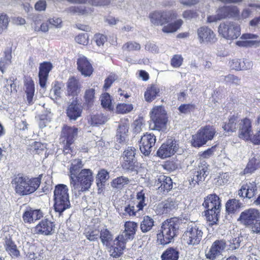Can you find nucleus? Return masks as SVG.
<instances>
[{"mask_svg": "<svg viewBox=\"0 0 260 260\" xmlns=\"http://www.w3.org/2000/svg\"><path fill=\"white\" fill-rule=\"evenodd\" d=\"M100 230L93 229L85 233L86 238L90 241H97L99 238Z\"/></svg>", "mask_w": 260, "mask_h": 260, "instance_id": "obj_55", "label": "nucleus"}, {"mask_svg": "<svg viewBox=\"0 0 260 260\" xmlns=\"http://www.w3.org/2000/svg\"><path fill=\"white\" fill-rule=\"evenodd\" d=\"M95 90L93 88L87 89L85 92L84 98L85 104L88 107H90L93 105L94 100Z\"/></svg>", "mask_w": 260, "mask_h": 260, "instance_id": "obj_50", "label": "nucleus"}, {"mask_svg": "<svg viewBox=\"0 0 260 260\" xmlns=\"http://www.w3.org/2000/svg\"><path fill=\"white\" fill-rule=\"evenodd\" d=\"M77 69L85 77L90 76L93 72V68L87 59L84 56H80L77 60Z\"/></svg>", "mask_w": 260, "mask_h": 260, "instance_id": "obj_24", "label": "nucleus"}, {"mask_svg": "<svg viewBox=\"0 0 260 260\" xmlns=\"http://www.w3.org/2000/svg\"><path fill=\"white\" fill-rule=\"evenodd\" d=\"M154 226L153 219L149 216H144L140 223V229L143 233L150 231Z\"/></svg>", "mask_w": 260, "mask_h": 260, "instance_id": "obj_40", "label": "nucleus"}, {"mask_svg": "<svg viewBox=\"0 0 260 260\" xmlns=\"http://www.w3.org/2000/svg\"><path fill=\"white\" fill-rule=\"evenodd\" d=\"M78 135V128L74 126H69L64 125L61 131V138L62 142H64L65 146L63 152L65 154H71V145L74 142Z\"/></svg>", "mask_w": 260, "mask_h": 260, "instance_id": "obj_10", "label": "nucleus"}, {"mask_svg": "<svg viewBox=\"0 0 260 260\" xmlns=\"http://www.w3.org/2000/svg\"><path fill=\"white\" fill-rule=\"evenodd\" d=\"M111 0H68L72 4H84L87 3L94 6H105L110 4Z\"/></svg>", "mask_w": 260, "mask_h": 260, "instance_id": "obj_35", "label": "nucleus"}, {"mask_svg": "<svg viewBox=\"0 0 260 260\" xmlns=\"http://www.w3.org/2000/svg\"><path fill=\"white\" fill-rule=\"evenodd\" d=\"M183 60V58L181 55H174L171 59V64L174 68H179L181 66Z\"/></svg>", "mask_w": 260, "mask_h": 260, "instance_id": "obj_64", "label": "nucleus"}, {"mask_svg": "<svg viewBox=\"0 0 260 260\" xmlns=\"http://www.w3.org/2000/svg\"><path fill=\"white\" fill-rule=\"evenodd\" d=\"M99 238L101 239L102 243L107 244L112 239V235L110 231L106 228H103L100 230Z\"/></svg>", "mask_w": 260, "mask_h": 260, "instance_id": "obj_49", "label": "nucleus"}, {"mask_svg": "<svg viewBox=\"0 0 260 260\" xmlns=\"http://www.w3.org/2000/svg\"><path fill=\"white\" fill-rule=\"evenodd\" d=\"M260 160L259 156H254L250 159L246 168L244 170V173H251L256 170L259 166Z\"/></svg>", "mask_w": 260, "mask_h": 260, "instance_id": "obj_41", "label": "nucleus"}, {"mask_svg": "<svg viewBox=\"0 0 260 260\" xmlns=\"http://www.w3.org/2000/svg\"><path fill=\"white\" fill-rule=\"evenodd\" d=\"M52 68V65L50 62H44L40 64L39 67V83L41 87L45 88L49 72Z\"/></svg>", "mask_w": 260, "mask_h": 260, "instance_id": "obj_25", "label": "nucleus"}, {"mask_svg": "<svg viewBox=\"0 0 260 260\" xmlns=\"http://www.w3.org/2000/svg\"><path fill=\"white\" fill-rule=\"evenodd\" d=\"M130 122L128 119H121L119 122L117 129L116 141L121 144L126 143L128 140Z\"/></svg>", "mask_w": 260, "mask_h": 260, "instance_id": "obj_16", "label": "nucleus"}, {"mask_svg": "<svg viewBox=\"0 0 260 260\" xmlns=\"http://www.w3.org/2000/svg\"><path fill=\"white\" fill-rule=\"evenodd\" d=\"M83 166L82 161L80 159H74L72 162L70 168V181L75 178L79 173L80 169Z\"/></svg>", "mask_w": 260, "mask_h": 260, "instance_id": "obj_37", "label": "nucleus"}, {"mask_svg": "<svg viewBox=\"0 0 260 260\" xmlns=\"http://www.w3.org/2000/svg\"><path fill=\"white\" fill-rule=\"evenodd\" d=\"M154 185L157 186L161 191L168 192L173 187V182L170 177L160 174L157 176Z\"/></svg>", "mask_w": 260, "mask_h": 260, "instance_id": "obj_21", "label": "nucleus"}, {"mask_svg": "<svg viewBox=\"0 0 260 260\" xmlns=\"http://www.w3.org/2000/svg\"><path fill=\"white\" fill-rule=\"evenodd\" d=\"M46 147V145L44 144H42L39 142H34L30 145V150L31 151L35 153L36 154H41L43 152L45 151Z\"/></svg>", "mask_w": 260, "mask_h": 260, "instance_id": "obj_51", "label": "nucleus"}, {"mask_svg": "<svg viewBox=\"0 0 260 260\" xmlns=\"http://www.w3.org/2000/svg\"><path fill=\"white\" fill-rule=\"evenodd\" d=\"M257 192V187L255 182H249L243 185L238 191V195L240 197L251 199Z\"/></svg>", "mask_w": 260, "mask_h": 260, "instance_id": "obj_26", "label": "nucleus"}, {"mask_svg": "<svg viewBox=\"0 0 260 260\" xmlns=\"http://www.w3.org/2000/svg\"><path fill=\"white\" fill-rule=\"evenodd\" d=\"M176 17V14L171 11L156 10L149 14L148 18L154 26H162L168 23L172 17Z\"/></svg>", "mask_w": 260, "mask_h": 260, "instance_id": "obj_12", "label": "nucleus"}, {"mask_svg": "<svg viewBox=\"0 0 260 260\" xmlns=\"http://www.w3.org/2000/svg\"><path fill=\"white\" fill-rule=\"evenodd\" d=\"M179 221L176 218H170L164 221L160 233L157 235L159 244L166 245L172 242L179 232Z\"/></svg>", "mask_w": 260, "mask_h": 260, "instance_id": "obj_3", "label": "nucleus"}, {"mask_svg": "<svg viewBox=\"0 0 260 260\" xmlns=\"http://www.w3.org/2000/svg\"><path fill=\"white\" fill-rule=\"evenodd\" d=\"M51 95L52 99L60 98L61 93V86L58 83H56L51 90Z\"/></svg>", "mask_w": 260, "mask_h": 260, "instance_id": "obj_63", "label": "nucleus"}, {"mask_svg": "<svg viewBox=\"0 0 260 260\" xmlns=\"http://www.w3.org/2000/svg\"><path fill=\"white\" fill-rule=\"evenodd\" d=\"M81 87V84L78 79L73 76L70 77L67 82V95L72 96L78 95Z\"/></svg>", "mask_w": 260, "mask_h": 260, "instance_id": "obj_23", "label": "nucleus"}, {"mask_svg": "<svg viewBox=\"0 0 260 260\" xmlns=\"http://www.w3.org/2000/svg\"><path fill=\"white\" fill-rule=\"evenodd\" d=\"M68 13L72 14H84L87 12V10L83 6H71L67 10Z\"/></svg>", "mask_w": 260, "mask_h": 260, "instance_id": "obj_60", "label": "nucleus"}, {"mask_svg": "<svg viewBox=\"0 0 260 260\" xmlns=\"http://www.w3.org/2000/svg\"><path fill=\"white\" fill-rule=\"evenodd\" d=\"M218 32L219 35L226 39L234 40L240 35V27L234 22L226 21L219 24Z\"/></svg>", "mask_w": 260, "mask_h": 260, "instance_id": "obj_9", "label": "nucleus"}, {"mask_svg": "<svg viewBox=\"0 0 260 260\" xmlns=\"http://www.w3.org/2000/svg\"><path fill=\"white\" fill-rule=\"evenodd\" d=\"M203 232L201 228L195 222H190L183 235V240L188 245H196L202 239Z\"/></svg>", "mask_w": 260, "mask_h": 260, "instance_id": "obj_8", "label": "nucleus"}, {"mask_svg": "<svg viewBox=\"0 0 260 260\" xmlns=\"http://www.w3.org/2000/svg\"><path fill=\"white\" fill-rule=\"evenodd\" d=\"M129 182V180L127 177L120 176L113 179L111 182V186L113 188L120 189L124 185H127Z\"/></svg>", "mask_w": 260, "mask_h": 260, "instance_id": "obj_43", "label": "nucleus"}, {"mask_svg": "<svg viewBox=\"0 0 260 260\" xmlns=\"http://www.w3.org/2000/svg\"><path fill=\"white\" fill-rule=\"evenodd\" d=\"M258 36L251 34H244L242 35L240 39L242 41H238L236 44L240 47H251L258 43L256 40Z\"/></svg>", "mask_w": 260, "mask_h": 260, "instance_id": "obj_32", "label": "nucleus"}, {"mask_svg": "<svg viewBox=\"0 0 260 260\" xmlns=\"http://www.w3.org/2000/svg\"><path fill=\"white\" fill-rule=\"evenodd\" d=\"M135 203L132 202L128 205L124 207L123 215L129 216H135L136 213L139 211H137V209L136 208Z\"/></svg>", "mask_w": 260, "mask_h": 260, "instance_id": "obj_52", "label": "nucleus"}, {"mask_svg": "<svg viewBox=\"0 0 260 260\" xmlns=\"http://www.w3.org/2000/svg\"><path fill=\"white\" fill-rule=\"evenodd\" d=\"M116 243H115V246L113 247L111 255L114 257H119L123 253V250L125 248V244L127 241L123 239H120L119 237L116 239Z\"/></svg>", "mask_w": 260, "mask_h": 260, "instance_id": "obj_34", "label": "nucleus"}, {"mask_svg": "<svg viewBox=\"0 0 260 260\" xmlns=\"http://www.w3.org/2000/svg\"><path fill=\"white\" fill-rule=\"evenodd\" d=\"M11 183L17 194L25 196L37 190L40 185L41 178L37 177L30 179L26 176L18 174L12 179Z\"/></svg>", "mask_w": 260, "mask_h": 260, "instance_id": "obj_1", "label": "nucleus"}, {"mask_svg": "<svg viewBox=\"0 0 260 260\" xmlns=\"http://www.w3.org/2000/svg\"><path fill=\"white\" fill-rule=\"evenodd\" d=\"M51 113L49 112L47 114H42L40 116L39 126L40 128L45 127L47 124L51 121Z\"/></svg>", "mask_w": 260, "mask_h": 260, "instance_id": "obj_61", "label": "nucleus"}, {"mask_svg": "<svg viewBox=\"0 0 260 260\" xmlns=\"http://www.w3.org/2000/svg\"><path fill=\"white\" fill-rule=\"evenodd\" d=\"M209 167V166L205 161H201L197 170L191 177V179L189 180L190 184L194 185L196 183L199 184L200 182L204 181L210 172Z\"/></svg>", "mask_w": 260, "mask_h": 260, "instance_id": "obj_14", "label": "nucleus"}, {"mask_svg": "<svg viewBox=\"0 0 260 260\" xmlns=\"http://www.w3.org/2000/svg\"><path fill=\"white\" fill-rule=\"evenodd\" d=\"M124 226L125 230L118 237L119 239L127 241L128 240L133 239L136 234L138 224L133 221H127L125 223Z\"/></svg>", "mask_w": 260, "mask_h": 260, "instance_id": "obj_27", "label": "nucleus"}, {"mask_svg": "<svg viewBox=\"0 0 260 260\" xmlns=\"http://www.w3.org/2000/svg\"><path fill=\"white\" fill-rule=\"evenodd\" d=\"M156 142V137L154 134L144 135L140 141V149L145 156H148L152 151V148Z\"/></svg>", "mask_w": 260, "mask_h": 260, "instance_id": "obj_15", "label": "nucleus"}, {"mask_svg": "<svg viewBox=\"0 0 260 260\" xmlns=\"http://www.w3.org/2000/svg\"><path fill=\"white\" fill-rule=\"evenodd\" d=\"M101 104L104 108H108L109 110L113 109V106L111 104L110 95L108 93H105L101 96Z\"/></svg>", "mask_w": 260, "mask_h": 260, "instance_id": "obj_54", "label": "nucleus"}, {"mask_svg": "<svg viewBox=\"0 0 260 260\" xmlns=\"http://www.w3.org/2000/svg\"><path fill=\"white\" fill-rule=\"evenodd\" d=\"M241 205L239 201L236 199L229 200L225 204L226 211L229 214L233 213L240 208Z\"/></svg>", "mask_w": 260, "mask_h": 260, "instance_id": "obj_45", "label": "nucleus"}, {"mask_svg": "<svg viewBox=\"0 0 260 260\" xmlns=\"http://www.w3.org/2000/svg\"><path fill=\"white\" fill-rule=\"evenodd\" d=\"M225 241L223 240H217L214 241L209 250L206 253V256L210 260L215 259L217 256L221 254L226 247Z\"/></svg>", "mask_w": 260, "mask_h": 260, "instance_id": "obj_19", "label": "nucleus"}, {"mask_svg": "<svg viewBox=\"0 0 260 260\" xmlns=\"http://www.w3.org/2000/svg\"><path fill=\"white\" fill-rule=\"evenodd\" d=\"M67 116L70 119L76 120L80 117L82 112L81 106L77 101H73L69 105L67 109Z\"/></svg>", "mask_w": 260, "mask_h": 260, "instance_id": "obj_30", "label": "nucleus"}, {"mask_svg": "<svg viewBox=\"0 0 260 260\" xmlns=\"http://www.w3.org/2000/svg\"><path fill=\"white\" fill-rule=\"evenodd\" d=\"M159 92V88L156 85H152L148 87L145 92L144 97L148 102L154 100Z\"/></svg>", "mask_w": 260, "mask_h": 260, "instance_id": "obj_38", "label": "nucleus"}, {"mask_svg": "<svg viewBox=\"0 0 260 260\" xmlns=\"http://www.w3.org/2000/svg\"><path fill=\"white\" fill-rule=\"evenodd\" d=\"M136 149L133 147H128L121 155V167L126 170L133 171L135 169L137 159L135 156Z\"/></svg>", "mask_w": 260, "mask_h": 260, "instance_id": "obj_13", "label": "nucleus"}, {"mask_svg": "<svg viewBox=\"0 0 260 260\" xmlns=\"http://www.w3.org/2000/svg\"><path fill=\"white\" fill-rule=\"evenodd\" d=\"M176 141L172 139L168 140L166 143L161 145L157 150V155L162 158L168 157L173 155L178 149Z\"/></svg>", "mask_w": 260, "mask_h": 260, "instance_id": "obj_18", "label": "nucleus"}, {"mask_svg": "<svg viewBox=\"0 0 260 260\" xmlns=\"http://www.w3.org/2000/svg\"><path fill=\"white\" fill-rule=\"evenodd\" d=\"M69 189L67 185L62 184L55 186L54 190V208L55 212L61 215L62 213L70 207Z\"/></svg>", "mask_w": 260, "mask_h": 260, "instance_id": "obj_4", "label": "nucleus"}, {"mask_svg": "<svg viewBox=\"0 0 260 260\" xmlns=\"http://www.w3.org/2000/svg\"><path fill=\"white\" fill-rule=\"evenodd\" d=\"M259 217V212L257 209L250 208L243 211L238 220L245 225H250Z\"/></svg>", "mask_w": 260, "mask_h": 260, "instance_id": "obj_20", "label": "nucleus"}, {"mask_svg": "<svg viewBox=\"0 0 260 260\" xmlns=\"http://www.w3.org/2000/svg\"><path fill=\"white\" fill-rule=\"evenodd\" d=\"M183 21L178 19L173 23H171L162 27V31L166 33H171L177 31L182 25Z\"/></svg>", "mask_w": 260, "mask_h": 260, "instance_id": "obj_44", "label": "nucleus"}, {"mask_svg": "<svg viewBox=\"0 0 260 260\" xmlns=\"http://www.w3.org/2000/svg\"><path fill=\"white\" fill-rule=\"evenodd\" d=\"M5 247L6 250L13 258L18 257L20 255V252L16 245L10 238H6L5 240Z\"/></svg>", "mask_w": 260, "mask_h": 260, "instance_id": "obj_33", "label": "nucleus"}, {"mask_svg": "<svg viewBox=\"0 0 260 260\" xmlns=\"http://www.w3.org/2000/svg\"><path fill=\"white\" fill-rule=\"evenodd\" d=\"M16 85L11 79L6 80V84L4 87V92L7 95H10L13 91H16Z\"/></svg>", "mask_w": 260, "mask_h": 260, "instance_id": "obj_53", "label": "nucleus"}, {"mask_svg": "<svg viewBox=\"0 0 260 260\" xmlns=\"http://www.w3.org/2000/svg\"><path fill=\"white\" fill-rule=\"evenodd\" d=\"M92 174L90 169H82L75 178L70 181L72 191L76 192L88 190L93 181Z\"/></svg>", "mask_w": 260, "mask_h": 260, "instance_id": "obj_5", "label": "nucleus"}, {"mask_svg": "<svg viewBox=\"0 0 260 260\" xmlns=\"http://www.w3.org/2000/svg\"><path fill=\"white\" fill-rule=\"evenodd\" d=\"M55 227L53 222L46 219L42 220L35 228L36 233L44 235L51 234Z\"/></svg>", "mask_w": 260, "mask_h": 260, "instance_id": "obj_28", "label": "nucleus"}, {"mask_svg": "<svg viewBox=\"0 0 260 260\" xmlns=\"http://www.w3.org/2000/svg\"><path fill=\"white\" fill-rule=\"evenodd\" d=\"M240 121L237 116L233 115L229 118L228 122L225 123L222 126V128L228 132H235L239 127L238 123Z\"/></svg>", "mask_w": 260, "mask_h": 260, "instance_id": "obj_36", "label": "nucleus"}, {"mask_svg": "<svg viewBox=\"0 0 260 260\" xmlns=\"http://www.w3.org/2000/svg\"><path fill=\"white\" fill-rule=\"evenodd\" d=\"M238 136L244 140H250L256 145L260 144V115H258L255 121L256 130L253 135L252 129V121L247 118L240 120L238 124Z\"/></svg>", "mask_w": 260, "mask_h": 260, "instance_id": "obj_2", "label": "nucleus"}, {"mask_svg": "<svg viewBox=\"0 0 260 260\" xmlns=\"http://www.w3.org/2000/svg\"><path fill=\"white\" fill-rule=\"evenodd\" d=\"M108 120L106 116L103 114L100 113L91 116L90 124L93 126L98 125L105 123Z\"/></svg>", "mask_w": 260, "mask_h": 260, "instance_id": "obj_46", "label": "nucleus"}, {"mask_svg": "<svg viewBox=\"0 0 260 260\" xmlns=\"http://www.w3.org/2000/svg\"><path fill=\"white\" fill-rule=\"evenodd\" d=\"M241 240L238 237L229 240L228 244V250L233 251L239 248L240 246Z\"/></svg>", "mask_w": 260, "mask_h": 260, "instance_id": "obj_62", "label": "nucleus"}, {"mask_svg": "<svg viewBox=\"0 0 260 260\" xmlns=\"http://www.w3.org/2000/svg\"><path fill=\"white\" fill-rule=\"evenodd\" d=\"M179 252L174 248L167 249L161 254V260H178Z\"/></svg>", "mask_w": 260, "mask_h": 260, "instance_id": "obj_39", "label": "nucleus"}, {"mask_svg": "<svg viewBox=\"0 0 260 260\" xmlns=\"http://www.w3.org/2000/svg\"><path fill=\"white\" fill-rule=\"evenodd\" d=\"M178 205V201L174 199L169 198L164 202L159 204L158 206L160 210L159 213L167 214L171 211L176 210Z\"/></svg>", "mask_w": 260, "mask_h": 260, "instance_id": "obj_31", "label": "nucleus"}, {"mask_svg": "<svg viewBox=\"0 0 260 260\" xmlns=\"http://www.w3.org/2000/svg\"><path fill=\"white\" fill-rule=\"evenodd\" d=\"M196 106L192 104H182L178 107L179 111L183 114H187L193 111Z\"/></svg>", "mask_w": 260, "mask_h": 260, "instance_id": "obj_58", "label": "nucleus"}, {"mask_svg": "<svg viewBox=\"0 0 260 260\" xmlns=\"http://www.w3.org/2000/svg\"><path fill=\"white\" fill-rule=\"evenodd\" d=\"M198 39L201 44H213L217 41L216 35L209 27L202 26L197 30Z\"/></svg>", "mask_w": 260, "mask_h": 260, "instance_id": "obj_17", "label": "nucleus"}, {"mask_svg": "<svg viewBox=\"0 0 260 260\" xmlns=\"http://www.w3.org/2000/svg\"><path fill=\"white\" fill-rule=\"evenodd\" d=\"M216 131L211 126H206L199 131L197 134L192 136V144L194 147H200L204 145L208 141L212 140Z\"/></svg>", "mask_w": 260, "mask_h": 260, "instance_id": "obj_11", "label": "nucleus"}, {"mask_svg": "<svg viewBox=\"0 0 260 260\" xmlns=\"http://www.w3.org/2000/svg\"><path fill=\"white\" fill-rule=\"evenodd\" d=\"M203 206L207 209L205 215L208 220L216 223L220 212L221 203L219 197L215 194H209L205 199Z\"/></svg>", "mask_w": 260, "mask_h": 260, "instance_id": "obj_6", "label": "nucleus"}, {"mask_svg": "<svg viewBox=\"0 0 260 260\" xmlns=\"http://www.w3.org/2000/svg\"><path fill=\"white\" fill-rule=\"evenodd\" d=\"M122 49L128 51H138L141 49V45L135 42H128L123 45Z\"/></svg>", "mask_w": 260, "mask_h": 260, "instance_id": "obj_57", "label": "nucleus"}, {"mask_svg": "<svg viewBox=\"0 0 260 260\" xmlns=\"http://www.w3.org/2000/svg\"><path fill=\"white\" fill-rule=\"evenodd\" d=\"M230 175L228 173H222L216 179V184L218 186L223 185L229 181Z\"/></svg>", "mask_w": 260, "mask_h": 260, "instance_id": "obj_59", "label": "nucleus"}, {"mask_svg": "<svg viewBox=\"0 0 260 260\" xmlns=\"http://www.w3.org/2000/svg\"><path fill=\"white\" fill-rule=\"evenodd\" d=\"M230 67L233 70L237 71L247 70L250 67V64H249V67L245 66V61H241L238 59H233L230 62Z\"/></svg>", "mask_w": 260, "mask_h": 260, "instance_id": "obj_48", "label": "nucleus"}, {"mask_svg": "<svg viewBox=\"0 0 260 260\" xmlns=\"http://www.w3.org/2000/svg\"><path fill=\"white\" fill-rule=\"evenodd\" d=\"M136 200V202H133V203H135V206L137 209V211L142 210L143 208L147 206L145 194L143 190H141L137 193Z\"/></svg>", "mask_w": 260, "mask_h": 260, "instance_id": "obj_42", "label": "nucleus"}, {"mask_svg": "<svg viewBox=\"0 0 260 260\" xmlns=\"http://www.w3.org/2000/svg\"><path fill=\"white\" fill-rule=\"evenodd\" d=\"M216 13L220 20L235 17L238 15L239 11L236 6H223L219 8Z\"/></svg>", "mask_w": 260, "mask_h": 260, "instance_id": "obj_22", "label": "nucleus"}, {"mask_svg": "<svg viewBox=\"0 0 260 260\" xmlns=\"http://www.w3.org/2000/svg\"><path fill=\"white\" fill-rule=\"evenodd\" d=\"M27 100L29 104L32 103L35 92L34 84L32 81H28L25 84Z\"/></svg>", "mask_w": 260, "mask_h": 260, "instance_id": "obj_47", "label": "nucleus"}, {"mask_svg": "<svg viewBox=\"0 0 260 260\" xmlns=\"http://www.w3.org/2000/svg\"><path fill=\"white\" fill-rule=\"evenodd\" d=\"M133 109L132 104H120L116 108V112L117 113L125 114L131 112Z\"/></svg>", "mask_w": 260, "mask_h": 260, "instance_id": "obj_56", "label": "nucleus"}, {"mask_svg": "<svg viewBox=\"0 0 260 260\" xmlns=\"http://www.w3.org/2000/svg\"><path fill=\"white\" fill-rule=\"evenodd\" d=\"M43 216V213L40 209H29L24 212L22 218L25 223H31L39 220Z\"/></svg>", "mask_w": 260, "mask_h": 260, "instance_id": "obj_29", "label": "nucleus"}, {"mask_svg": "<svg viewBox=\"0 0 260 260\" xmlns=\"http://www.w3.org/2000/svg\"><path fill=\"white\" fill-rule=\"evenodd\" d=\"M150 118V128L152 129L159 131L166 129L168 118L162 106L154 107L151 111Z\"/></svg>", "mask_w": 260, "mask_h": 260, "instance_id": "obj_7", "label": "nucleus"}]
</instances>
